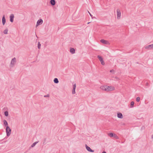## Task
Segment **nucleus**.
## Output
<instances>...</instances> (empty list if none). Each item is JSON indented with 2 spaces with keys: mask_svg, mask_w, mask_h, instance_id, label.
Listing matches in <instances>:
<instances>
[{
  "mask_svg": "<svg viewBox=\"0 0 153 153\" xmlns=\"http://www.w3.org/2000/svg\"><path fill=\"white\" fill-rule=\"evenodd\" d=\"M14 18V14H11L10 16V21L11 22H13Z\"/></svg>",
  "mask_w": 153,
  "mask_h": 153,
  "instance_id": "obj_10",
  "label": "nucleus"
},
{
  "mask_svg": "<svg viewBox=\"0 0 153 153\" xmlns=\"http://www.w3.org/2000/svg\"><path fill=\"white\" fill-rule=\"evenodd\" d=\"M117 117L120 118H123V115L121 113H118L117 114Z\"/></svg>",
  "mask_w": 153,
  "mask_h": 153,
  "instance_id": "obj_12",
  "label": "nucleus"
},
{
  "mask_svg": "<svg viewBox=\"0 0 153 153\" xmlns=\"http://www.w3.org/2000/svg\"><path fill=\"white\" fill-rule=\"evenodd\" d=\"M102 153H105V151H103Z\"/></svg>",
  "mask_w": 153,
  "mask_h": 153,
  "instance_id": "obj_34",
  "label": "nucleus"
},
{
  "mask_svg": "<svg viewBox=\"0 0 153 153\" xmlns=\"http://www.w3.org/2000/svg\"><path fill=\"white\" fill-rule=\"evenodd\" d=\"M115 78L116 79H118V77H117V76L115 77Z\"/></svg>",
  "mask_w": 153,
  "mask_h": 153,
  "instance_id": "obj_32",
  "label": "nucleus"
},
{
  "mask_svg": "<svg viewBox=\"0 0 153 153\" xmlns=\"http://www.w3.org/2000/svg\"><path fill=\"white\" fill-rule=\"evenodd\" d=\"M70 51L72 54H74L75 53V50L74 48H70Z\"/></svg>",
  "mask_w": 153,
  "mask_h": 153,
  "instance_id": "obj_14",
  "label": "nucleus"
},
{
  "mask_svg": "<svg viewBox=\"0 0 153 153\" xmlns=\"http://www.w3.org/2000/svg\"><path fill=\"white\" fill-rule=\"evenodd\" d=\"M38 141H36V142L34 143L31 145V147H33L35 145H36L37 143H38Z\"/></svg>",
  "mask_w": 153,
  "mask_h": 153,
  "instance_id": "obj_18",
  "label": "nucleus"
},
{
  "mask_svg": "<svg viewBox=\"0 0 153 153\" xmlns=\"http://www.w3.org/2000/svg\"><path fill=\"white\" fill-rule=\"evenodd\" d=\"M146 85H149V83H148V82L146 83Z\"/></svg>",
  "mask_w": 153,
  "mask_h": 153,
  "instance_id": "obj_31",
  "label": "nucleus"
},
{
  "mask_svg": "<svg viewBox=\"0 0 153 153\" xmlns=\"http://www.w3.org/2000/svg\"><path fill=\"white\" fill-rule=\"evenodd\" d=\"M41 45L40 43V42H38V48L39 49H40V48Z\"/></svg>",
  "mask_w": 153,
  "mask_h": 153,
  "instance_id": "obj_23",
  "label": "nucleus"
},
{
  "mask_svg": "<svg viewBox=\"0 0 153 153\" xmlns=\"http://www.w3.org/2000/svg\"><path fill=\"white\" fill-rule=\"evenodd\" d=\"M100 89H102V90L105 91V87L104 86H102L100 87Z\"/></svg>",
  "mask_w": 153,
  "mask_h": 153,
  "instance_id": "obj_20",
  "label": "nucleus"
},
{
  "mask_svg": "<svg viewBox=\"0 0 153 153\" xmlns=\"http://www.w3.org/2000/svg\"><path fill=\"white\" fill-rule=\"evenodd\" d=\"M8 31V29L6 28L4 30L3 33L4 34H7Z\"/></svg>",
  "mask_w": 153,
  "mask_h": 153,
  "instance_id": "obj_19",
  "label": "nucleus"
},
{
  "mask_svg": "<svg viewBox=\"0 0 153 153\" xmlns=\"http://www.w3.org/2000/svg\"><path fill=\"white\" fill-rule=\"evenodd\" d=\"M76 87V84L75 83L73 85V89L72 91V94H75V89Z\"/></svg>",
  "mask_w": 153,
  "mask_h": 153,
  "instance_id": "obj_8",
  "label": "nucleus"
},
{
  "mask_svg": "<svg viewBox=\"0 0 153 153\" xmlns=\"http://www.w3.org/2000/svg\"><path fill=\"white\" fill-rule=\"evenodd\" d=\"M54 82L55 83H58L59 82V80L57 78H55L53 80Z\"/></svg>",
  "mask_w": 153,
  "mask_h": 153,
  "instance_id": "obj_16",
  "label": "nucleus"
},
{
  "mask_svg": "<svg viewBox=\"0 0 153 153\" xmlns=\"http://www.w3.org/2000/svg\"><path fill=\"white\" fill-rule=\"evenodd\" d=\"M3 123L4 125L6 127L8 126V123L6 120H4Z\"/></svg>",
  "mask_w": 153,
  "mask_h": 153,
  "instance_id": "obj_15",
  "label": "nucleus"
},
{
  "mask_svg": "<svg viewBox=\"0 0 153 153\" xmlns=\"http://www.w3.org/2000/svg\"><path fill=\"white\" fill-rule=\"evenodd\" d=\"M97 58L101 62V64L102 65H104L105 64L104 62L103 61L102 58L101 56L98 55L97 56Z\"/></svg>",
  "mask_w": 153,
  "mask_h": 153,
  "instance_id": "obj_4",
  "label": "nucleus"
},
{
  "mask_svg": "<svg viewBox=\"0 0 153 153\" xmlns=\"http://www.w3.org/2000/svg\"><path fill=\"white\" fill-rule=\"evenodd\" d=\"M114 90V88L113 86H107L106 85V91H112Z\"/></svg>",
  "mask_w": 153,
  "mask_h": 153,
  "instance_id": "obj_1",
  "label": "nucleus"
},
{
  "mask_svg": "<svg viewBox=\"0 0 153 153\" xmlns=\"http://www.w3.org/2000/svg\"><path fill=\"white\" fill-rule=\"evenodd\" d=\"M140 100V98L139 97H138L136 98V100L137 102H138Z\"/></svg>",
  "mask_w": 153,
  "mask_h": 153,
  "instance_id": "obj_26",
  "label": "nucleus"
},
{
  "mask_svg": "<svg viewBox=\"0 0 153 153\" xmlns=\"http://www.w3.org/2000/svg\"><path fill=\"white\" fill-rule=\"evenodd\" d=\"M44 97H49V94H47V95H45L44 96Z\"/></svg>",
  "mask_w": 153,
  "mask_h": 153,
  "instance_id": "obj_29",
  "label": "nucleus"
},
{
  "mask_svg": "<svg viewBox=\"0 0 153 153\" xmlns=\"http://www.w3.org/2000/svg\"><path fill=\"white\" fill-rule=\"evenodd\" d=\"M90 23V22H88L87 23L88 24H89Z\"/></svg>",
  "mask_w": 153,
  "mask_h": 153,
  "instance_id": "obj_35",
  "label": "nucleus"
},
{
  "mask_svg": "<svg viewBox=\"0 0 153 153\" xmlns=\"http://www.w3.org/2000/svg\"><path fill=\"white\" fill-rule=\"evenodd\" d=\"M134 102H133V101H132V102H131V107H133L134 105Z\"/></svg>",
  "mask_w": 153,
  "mask_h": 153,
  "instance_id": "obj_22",
  "label": "nucleus"
},
{
  "mask_svg": "<svg viewBox=\"0 0 153 153\" xmlns=\"http://www.w3.org/2000/svg\"><path fill=\"white\" fill-rule=\"evenodd\" d=\"M50 3L52 6L56 4L55 1V0H51Z\"/></svg>",
  "mask_w": 153,
  "mask_h": 153,
  "instance_id": "obj_13",
  "label": "nucleus"
},
{
  "mask_svg": "<svg viewBox=\"0 0 153 153\" xmlns=\"http://www.w3.org/2000/svg\"><path fill=\"white\" fill-rule=\"evenodd\" d=\"M5 116L7 117L8 115V112L7 111H6L4 113Z\"/></svg>",
  "mask_w": 153,
  "mask_h": 153,
  "instance_id": "obj_21",
  "label": "nucleus"
},
{
  "mask_svg": "<svg viewBox=\"0 0 153 153\" xmlns=\"http://www.w3.org/2000/svg\"><path fill=\"white\" fill-rule=\"evenodd\" d=\"M100 42L103 44H105V40L104 39H101L100 40Z\"/></svg>",
  "mask_w": 153,
  "mask_h": 153,
  "instance_id": "obj_25",
  "label": "nucleus"
},
{
  "mask_svg": "<svg viewBox=\"0 0 153 153\" xmlns=\"http://www.w3.org/2000/svg\"><path fill=\"white\" fill-rule=\"evenodd\" d=\"M109 44L108 41H106V45H109Z\"/></svg>",
  "mask_w": 153,
  "mask_h": 153,
  "instance_id": "obj_30",
  "label": "nucleus"
},
{
  "mask_svg": "<svg viewBox=\"0 0 153 153\" xmlns=\"http://www.w3.org/2000/svg\"><path fill=\"white\" fill-rule=\"evenodd\" d=\"M108 136H109L110 137H113L114 134L113 133L110 132L108 134Z\"/></svg>",
  "mask_w": 153,
  "mask_h": 153,
  "instance_id": "obj_17",
  "label": "nucleus"
},
{
  "mask_svg": "<svg viewBox=\"0 0 153 153\" xmlns=\"http://www.w3.org/2000/svg\"><path fill=\"white\" fill-rule=\"evenodd\" d=\"M88 12L89 13V14H90V16H91V17L92 19H93V18H95V17H93L92 15H91V14L88 11Z\"/></svg>",
  "mask_w": 153,
  "mask_h": 153,
  "instance_id": "obj_27",
  "label": "nucleus"
},
{
  "mask_svg": "<svg viewBox=\"0 0 153 153\" xmlns=\"http://www.w3.org/2000/svg\"><path fill=\"white\" fill-rule=\"evenodd\" d=\"M16 62V59L15 57L13 58L11 61L10 64V67H13L14 65H15V63Z\"/></svg>",
  "mask_w": 153,
  "mask_h": 153,
  "instance_id": "obj_3",
  "label": "nucleus"
},
{
  "mask_svg": "<svg viewBox=\"0 0 153 153\" xmlns=\"http://www.w3.org/2000/svg\"><path fill=\"white\" fill-rule=\"evenodd\" d=\"M11 129L10 127L7 126L6 128V132L7 134V135L9 137L11 134Z\"/></svg>",
  "mask_w": 153,
  "mask_h": 153,
  "instance_id": "obj_2",
  "label": "nucleus"
},
{
  "mask_svg": "<svg viewBox=\"0 0 153 153\" xmlns=\"http://www.w3.org/2000/svg\"><path fill=\"white\" fill-rule=\"evenodd\" d=\"M113 137H114L115 138V139H119V137H118V136L116 134H114V136H113Z\"/></svg>",
  "mask_w": 153,
  "mask_h": 153,
  "instance_id": "obj_24",
  "label": "nucleus"
},
{
  "mask_svg": "<svg viewBox=\"0 0 153 153\" xmlns=\"http://www.w3.org/2000/svg\"><path fill=\"white\" fill-rule=\"evenodd\" d=\"M117 19H120V18L121 16V12L120 10L119 9L117 10Z\"/></svg>",
  "mask_w": 153,
  "mask_h": 153,
  "instance_id": "obj_5",
  "label": "nucleus"
},
{
  "mask_svg": "<svg viewBox=\"0 0 153 153\" xmlns=\"http://www.w3.org/2000/svg\"><path fill=\"white\" fill-rule=\"evenodd\" d=\"M110 72L111 73H112L113 74H114L115 73V71H114L113 70H111L110 71Z\"/></svg>",
  "mask_w": 153,
  "mask_h": 153,
  "instance_id": "obj_28",
  "label": "nucleus"
},
{
  "mask_svg": "<svg viewBox=\"0 0 153 153\" xmlns=\"http://www.w3.org/2000/svg\"><path fill=\"white\" fill-rule=\"evenodd\" d=\"M85 147L86 149L89 152H94V151L91 149V148L88 146L87 144H85Z\"/></svg>",
  "mask_w": 153,
  "mask_h": 153,
  "instance_id": "obj_7",
  "label": "nucleus"
},
{
  "mask_svg": "<svg viewBox=\"0 0 153 153\" xmlns=\"http://www.w3.org/2000/svg\"><path fill=\"white\" fill-rule=\"evenodd\" d=\"M146 49H153V44L148 45L145 47Z\"/></svg>",
  "mask_w": 153,
  "mask_h": 153,
  "instance_id": "obj_9",
  "label": "nucleus"
},
{
  "mask_svg": "<svg viewBox=\"0 0 153 153\" xmlns=\"http://www.w3.org/2000/svg\"><path fill=\"white\" fill-rule=\"evenodd\" d=\"M151 137H152V139L153 138V134L152 135Z\"/></svg>",
  "mask_w": 153,
  "mask_h": 153,
  "instance_id": "obj_33",
  "label": "nucleus"
},
{
  "mask_svg": "<svg viewBox=\"0 0 153 153\" xmlns=\"http://www.w3.org/2000/svg\"><path fill=\"white\" fill-rule=\"evenodd\" d=\"M6 22V19L4 15L2 18V23L3 25H4Z\"/></svg>",
  "mask_w": 153,
  "mask_h": 153,
  "instance_id": "obj_11",
  "label": "nucleus"
},
{
  "mask_svg": "<svg viewBox=\"0 0 153 153\" xmlns=\"http://www.w3.org/2000/svg\"><path fill=\"white\" fill-rule=\"evenodd\" d=\"M43 22V20L42 19L38 20L37 22L36 27L41 25Z\"/></svg>",
  "mask_w": 153,
  "mask_h": 153,
  "instance_id": "obj_6",
  "label": "nucleus"
}]
</instances>
